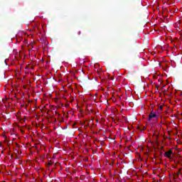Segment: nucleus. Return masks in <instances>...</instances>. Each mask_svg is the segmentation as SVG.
<instances>
[{
    "instance_id": "obj_10",
    "label": "nucleus",
    "mask_w": 182,
    "mask_h": 182,
    "mask_svg": "<svg viewBox=\"0 0 182 182\" xmlns=\"http://www.w3.org/2000/svg\"><path fill=\"white\" fill-rule=\"evenodd\" d=\"M81 32L80 31H78L77 32V35H80Z\"/></svg>"
},
{
    "instance_id": "obj_9",
    "label": "nucleus",
    "mask_w": 182,
    "mask_h": 182,
    "mask_svg": "<svg viewBox=\"0 0 182 182\" xmlns=\"http://www.w3.org/2000/svg\"><path fill=\"white\" fill-rule=\"evenodd\" d=\"M171 117H177V115H171Z\"/></svg>"
},
{
    "instance_id": "obj_4",
    "label": "nucleus",
    "mask_w": 182,
    "mask_h": 182,
    "mask_svg": "<svg viewBox=\"0 0 182 182\" xmlns=\"http://www.w3.org/2000/svg\"><path fill=\"white\" fill-rule=\"evenodd\" d=\"M16 117H18V119H19L20 122H25V118H21L19 117V115H16Z\"/></svg>"
},
{
    "instance_id": "obj_7",
    "label": "nucleus",
    "mask_w": 182,
    "mask_h": 182,
    "mask_svg": "<svg viewBox=\"0 0 182 182\" xmlns=\"http://www.w3.org/2000/svg\"><path fill=\"white\" fill-rule=\"evenodd\" d=\"M53 164V163H52V162H48V167H50V166H52Z\"/></svg>"
},
{
    "instance_id": "obj_2",
    "label": "nucleus",
    "mask_w": 182,
    "mask_h": 182,
    "mask_svg": "<svg viewBox=\"0 0 182 182\" xmlns=\"http://www.w3.org/2000/svg\"><path fill=\"white\" fill-rule=\"evenodd\" d=\"M157 118V114H149L148 120H151L152 119Z\"/></svg>"
},
{
    "instance_id": "obj_3",
    "label": "nucleus",
    "mask_w": 182,
    "mask_h": 182,
    "mask_svg": "<svg viewBox=\"0 0 182 182\" xmlns=\"http://www.w3.org/2000/svg\"><path fill=\"white\" fill-rule=\"evenodd\" d=\"M157 112L158 114H160L161 113V110H163V105H160L159 107H157Z\"/></svg>"
},
{
    "instance_id": "obj_1",
    "label": "nucleus",
    "mask_w": 182,
    "mask_h": 182,
    "mask_svg": "<svg viewBox=\"0 0 182 182\" xmlns=\"http://www.w3.org/2000/svg\"><path fill=\"white\" fill-rule=\"evenodd\" d=\"M171 154H173V151H171V149L164 153V156L165 157H167V159H171Z\"/></svg>"
},
{
    "instance_id": "obj_8",
    "label": "nucleus",
    "mask_w": 182,
    "mask_h": 182,
    "mask_svg": "<svg viewBox=\"0 0 182 182\" xmlns=\"http://www.w3.org/2000/svg\"><path fill=\"white\" fill-rule=\"evenodd\" d=\"M149 114H156V112H151Z\"/></svg>"
},
{
    "instance_id": "obj_5",
    "label": "nucleus",
    "mask_w": 182,
    "mask_h": 182,
    "mask_svg": "<svg viewBox=\"0 0 182 182\" xmlns=\"http://www.w3.org/2000/svg\"><path fill=\"white\" fill-rule=\"evenodd\" d=\"M137 129L140 130V132H142L143 130H146V127H144V128L141 129H140V127H137Z\"/></svg>"
},
{
    "instance_id": "obj_6",
    "label": "nucleus",
    "mask_w": 182,
    "mask_h": 182,
    "mask_svg": "<svg viewBox=\"0 0 182 182\" xmlns=\"http://www.w3.org/2000/svg\"><path fill=\"white\" fill-rule=\"evenodd\" d=\"M181 171V169H179V171L176 173L177 177H178V176H180Z\"/></svg>"
}]
</instances>
